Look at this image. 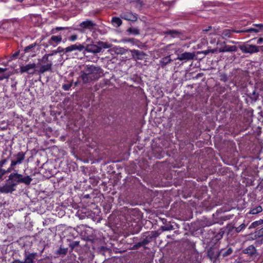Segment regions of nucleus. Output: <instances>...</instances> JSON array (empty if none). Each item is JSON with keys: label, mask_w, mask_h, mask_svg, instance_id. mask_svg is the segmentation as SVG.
Returning <instances> with one entry per match:
<instances>
[{"label": "nucleus", "mask_w": 263, "mask_h": 263, "mask_svg": "<svg viewBox=\"0 0 263 263\" xmlns=\"http://www.w3.org/2000/svg\"><path fill=\"white\" fill-rule=\"evenodd\" d=\"M11 173L7 180V183L0 187V193L8 194L15 190V187L19 184L23 183L26 185L30 184L32 181V178L28 175L23 176L16 170Z\"/></svg>", "instance_id": "f257e3e1"}, {"label": "nucleus", "mask_w": 263, "mask_h": 263, "mask_svg": "<svg viewBox=\"0 0 263 263\" xmlns=\"http://www.w3.org/2000/svg\"><path fill=\"white\" fill-rule=\"evenodd\" d=\"M101 73L100 67L91 65L87 67L86 73L82 72L81 78L84 83H87L99 79Z\"/></svg>", "instance_id": "f03ea898"}, {"label": "nucleus", "mask_w": 263, "mask_h": 263, "mask_svg": "<svg viewBox=\"0 0 263 263\" xmlns=\"http://www.w3.org/2000/svg\"><path fill=\"white\" fill-rule=\"evenodd\" d=\"M79 26L80 27V28H73V30L84 33L86 29L90 31H92L93 30L95 29L96 24L91 20H86L80 23Z\"/></svg>", "instance_id": "7ed1b4c3"}, {"label": "nucleus", "mask_w": 263, "mask_h": 263, "mask_svg": "<svg viewBox=\"0 0 263 263\" xmlns=\"http://www.w3.org/2000/svg\"><path fill=\"white\" fill-rule=\"evenodd\" d=\"M25 153L23 152H20L13 155L11 160L9 171L10 170H14V167L16 165L21 164L23 163L25 158Z\"/></svg>", "instance_id": "20e7f679"}, {"label": "nucleus", "mask_w": 263, "mask_h": 263, "mask_svg": "<svg viewBox=\"0 0 263 263\" xmlns=\"http://www.w3.org/2000/svg\"><path fill=\"white\" fill-rule=\"evenodd\" d=\"M57 53V51H54V52L52 54H46L44 56H43L42 59L41 60V62L44 63H47V64L46 65H42L41 66L40 69L41 72L44 73L47 71L51 70L52 63L51 61L49 60V57L52 55L53 54Z\"/></svg>", "instance_id": "39448f33"}, {"label": "nucleus", "mask_w": 263, "mask_h": 263, "mask_svg": "<svg viewBox=\"0 0 263 263\" xmlns=\"http://www.w3.org/2000/svg\"><path fill=\"white\" fill-rule=\"evenodd\" d=\"M240 50L246 53H253L259 51L258 47L253 45H246L240 47Z\"/></svg>", "instance_id": "423d86ee"}, {"label": "nucleus", "mask_w": 263, "mask_h": 263, "mask_svg": "<svg viewBox=\"0 0 263 263\" xmlns=\"http://www.w3.org/2000/svg\"><path fill=\"white\" fill-rule=\"evenodd\" d=\"M36 64L35 63H29L26 65H22L20 67L21 73L27 72L28 74H34L35 71Z\"/></svg>", "instance_id": "0eeeda50"}, {"label": "nucleus", "mask_w": 263, "mask_h": 263, "mask_svg": "<svg viewBox=\"0 0 263 263\" xmlns=\"http://www.w3.org/2000/svg\"><path fill=\"white\" fill-rule=\"evenodd\" d=\"M83 53L90 52L93 54H96L101 52L102 48L101 47L95 44H87L84 46Z\"/></svg>", "instance_id": "6e6552de"}, {"label": "nucleus", "mask_w": 263, "mask_h": 263, "mask_svg": "<svg viewBox=\"0 0 263 263\" xmlns=\"http://www.w3.org/2000/svg\"><path fill=\"white\" fill-rule=\"evenodd\" d=\"M120 17L123 19L132 22H136L138 18L136 13H133L129 11H123L120 14Z\"/></svg>", "instance_id": "1a4fd4ad"}, {"label": "nucleus", "mask_w": 263, "mask_h": 263, "mask_svg": "<svg viewBox=\"0 0 263 263\" xmlns=\"http://www.w3.org/2000/svg\"><path fill=\"white\" fill-rule=\"evenodd\" d=\"M253 27L250 28L246 30H239L236 31L237 33L241 32H255L257 33L261 30H263V24H254L253 25Z\"/></svg>", "instance_id": "9d476101"}, {"label": "nucleus", "mask_w": 263, "mask_h": 263, "mask_svg": "<svg viewBox=\"0 0 263 263\" xmlns=\"http://www.w3.org/2000/svg\"><path fill=\"white\" fill-rule=\"evenodd\" d=\"M84 49V46L83 45L80 43H77L67 47L63 49V51H64L65 53H67L76 50H79V51H82Z\"/></svg>", "instance_id": "9b49d317"}, {"label": "nucleus", "mask_w": 263, "mask_h": 263, "mask_svg": "<svg viewBox=\"0 0 263 263\" xmlns=\"http://www.w3.org/2000/svg\"><path fill=\"white\" fill-rule=\"evenodd\" d=\"M195 57L194 52H185L178 54L177 59L179 61H189L193 59Z\"/></svg>", "instance_id": "f8f14e48"}, {"label": "nucleus", "mask_w": 263, "mask_h": 263, "mask_svg": "<svg viewBox=\"0 0 263 263\" xmlns=\"http://www.w3.org/2000/svg\"><path fill=\"white\" fill-rule=\"evenodd\" d=\"M130 52L133 58L137 60H143L146 56L145 53L138 50H132Z\"/></svg>", "instance_id": "ddd939ff"}, {"label": "nucleus", "mask_w": 263, "mask_h": 263, "mask_svg": "<svg viewBox=\"0 0 263 263\" xmlns=\"http://www.w3.org/2000/svg\"><path fill=\"white\" fill-rule=\"evenodd\" d=\"M218 50L219 52L236 51L237 50V47L234 45H225L223 47L219 48Z\"/></svg>", "instance_id": "4468645a"}, {"label": "nucleus", "mask_w": 263, "mask_h": 263, "mask_svg": "<svg viewBox=\"0 0 263 263\" xmlns=\"http://www.w3.org/2000/svg\"><path fill=\"white\" fill-rule=\"evenodd\" d=\"M172 61L173 60L171 59V55H169L168 56L162 58L160 60V65L162 67H164L167 64L171 63Z\"/></svg>", "instance_id": "2eb2a0df"}, {"label": "nucleus", "mask_w": 263, "mask_h": 263, "mask_svg": "<svg viewBox=\"0 0 263 263\" xmlns=\"http://www.w3.org/2000/svg\"><path fill=\"white\" fill-rule=\"evenodd\" d=\"M244 253L249 256H253L256 254V250L253 246L251 245L244 250Z\"/></svg>", "instance_id": "dca6fc26"}, {"label": "nucleus", "mask_w": 263, "mask_h": 263, "mask_svg": "<svg viewBox=\"0 0 263 263\" xmlns=\"http://www.w3.org/2000/svg\"><path fill=\"white\" fill-rule=\"evenodd\" d=\"M262 211V208L260 205H257L253 208H251L248 213V214H257Z\"/></svg>", "instance_id": "f3484780"}, {"label": "nucleus", "mask_w": 263, "mask_h": 263, "mask_svg": "<svg viewBox=\"0 0 263 263\" xmlns=\"http://www.w3.org/2000/svg\"><path fill=\"white\" fill-rule=\"evenodd\" d=\"M35 254L30 253L25 256L24 263H34Z\"/></svg>", "instance_id": "a211bd4d"}, {"label": "nucleus", "mask_w": 263, "mask_h": 263, "mask_svg": "<svg viewBox=\"0 0 263 263\" xmlns=\"http://www.w3.org/2000/svg\"><path fill=\"white\" fill-rule=\"evenodd\" d=\"M238 31V30L235 31V30H233L225 29V30H223L221 33V36L223 39H224L226 37H230L232 32L237 33L236 31Z\"/></svg>", "instance_id": "6ab92c4d"}, {"label": "nucleus", "mask_w": 263, "mask_h": 263, "mask_svg": "<svg viewBox=\"0 0 263 263\" xmlns=\"http://www.w3.org/2000/svg\"><path fill=\"white\" fill-rule=\"evenodd\" d=\"M111 22L112 25L117 27L121 25L122 21L119 17H114L112 18Z\"/></svg>", "instance_id": "aec40b11"}, {"label": "nucleus", "mask_w": 263, "mask_h": 263, "mask_svg": "<svg viewBox=\"0 0 263 263\" xmlns=\"http://www.w3.org/2000/svg\"><path fill=\"white\" fill-rule=\"evenodd\" d=\"M62 41V36H52L50 39L49 43L50 44H52V42H55L57 44L60 43Z\"/></svg>", "instance_id": "412c9836"}, {"label": "nucleus", "mask_w": 263, "mask_h": 263, "mask_svg": "<svg viewBox=\"0 0 263 263\" xmlns=\"http://www.w3.org/2000/svg\"><path fill=\"white\" fill-rule=\"evenodd\" d=\"M233 252V250L232 248H229L227 249H222L220 252V254H221L223 256H227Z\"/></svg>", "instance_id": "4be33fe9"}, {"label": "nucleus", "mask_w": 263, "mask_h": 263, "mask_svg": "<svg viewBox=\"0 0 263 263\" xmlns=\"http://www.w3.org/2000/svg\"><path fill=\"white\" fill-rule=\"evenodd\" d=\"M263 224V219H260L257 221H255L252 222L250 227V228H255L258 226L261 225Z\"/></svg>", "instance_id": "5701e85b"}, {"label": "nucleus", "mask_w": 263, "mask_h": 263, "mask_svg": "<svg viewBox=\"0 0 263 263\" xmlns=\"http://www.w3.org/2000/svg\"><path fill=\"white\" fill-rule=\"evenodd\" d=\"M165 34L170 35L172 37H175L179 34V32L176 30H169L165 32Z\"/></svg>", "instance_id": "b1692460"}, {"label": "nucleus", "mask_w": 263, "mask_h": 263, "mask_svg": "<svg viewBox=\"0 0 263 263\" xmlns=\"http://www.w3.org/2000/svg\"><path fill=\"white\" fill-rule=\"evenodd\" d=\"M127 31L134 35H138L139 34V30L135 28H129L128 29Z\"/></svg>", "instance_id": "393cba45"}, {"label": "nucleus", "mask_w": 263, "mask_h": 263, "mask_svg": "<svg viewBox=\"0 0 263 263\" xmlns=\"http://www.w3.org/2000/svg\"><path fill=\"white\" fill-rule=\"evenodd\" d=\"M13 170H10L9 171V167L7 170L3 169L2 168H0V178H1L5 174L11 172Z\"/></svg>", "instance_id": "a878e982"}, {"label": "nucleus", "mask_w": 263, "mask_h": 263, "mask_svg": "<svg viewBox=\"0 0 263 263\" xmlns=\"http://www.w3.org/2000/svg\"><path fill=\"white\" fill-rule=\"evenodd\" d=\"M246 228V225L245 224H241L238 227L236 228L235 231L237 233H239L241 232L242 230H243Z\"/></svg>", "instance_id": "bb28decb"}, {"label": "nucleus", "mask_w": 263, "mask_h": 263, "mask_svg": "<svg viewBox=\"0 0 263 263\" xmlns=\"http://www.w3.org/2000/svg\"><path fill=\"white\" fill-rule=\"evenodd\" d=\"M217 50V49H211V50L208 49V50H205L203 51L202 52V53H204L205 55H206L210 52L214 53V52H216Z\"/></svg>", "instance_id": "cd10ccee"}, {"label": "nucleus", "mask_w": 263, "mask_h": 263, "mask_svg": "<svg viewBox=\"0 0 263 263\" xmlns=\"http://www.w3.org/2000/svg\"><path fill=\"white\" fill-rule=\"evenodd\" d=\"M71 84H65L63 85L62 88L64 90H68L71 87Z\"/></svg>", "instance_id": "c85d7f7f"}, {"label": "nucleus", "mask_w": 263, "mask_h": 263, "mask_svg": "<svg viewBox=\"0 0 263 263\" xmlns=\"http://www.w3.org/2000/svg\"><path fill=\"white\" fill-rule=\"evenodd\" d=\"M98 44L100 45V47H101V48L103 47L104 48H108L109 47V46L106 43L103 42H99Z\"/></svg>", "instance_id": "c756f323"}, {"label": "nucleus", "mask_w": 263, "mask_h": 263, "mask_svg": "<svg viewBox=\"0 0 263 263\" xmlns=\"http://www.w3.org/2000/svg\"><path fill=\"white\" fill-rule=\"evenodd\" d=\"M9 159V157L7 158L1 160L0 161V168H2V167L7 162Z\"/></svg>", "instance_id": "7c9ffc66"}, {"label": "nucleus", "mask_w": 263, "mask_h": 263, "mask_svg": "<svg viewBox=\"0 0 263 263\" xmlns=\"http://www.w3.org/2000/svg\"><path fill=\"white\" fill-rule=\"evenodd\" d=\"M78 39V36L76 34H73L71 35L69 38L68 40L70 42H74L76 41Z\"/></svg>", "instance_id": "2f4dec72"}, {"label": "nucleus", "mask_w": 263, "mask_h": 263, "mask_svg": "<svg viewBox=\"0 0 263 263\" xmlns=\"http://www.w3.org/2000/svg\"><path fill=\"white\" fill-rule=\"evenodd\" d=\"M143 244H144L143 242H138L134 245L133 248L135 249H137L139 248L140 247L142 246V245Z\"/></svg>", "instance_id": "473e14b6"}, {"label": "nucleus", "mask_w": 263, "mask_h": 263, "mask_svg": "<svg viewBox=\"0 0 263 263\" xmlns=\"http://www.w3.org/2000/svg\"><path fill=\"white\" fill-rule=\"evenodd\" d=\"M35 44H31L29 46H27L25 49V51L27 52L29 49L32 48L33 47H35Z\"/></svg>", "instance_id": "72a5a7b5"}, {"label": "nucleus", "mask_w": 263, "mask_h": 263, "mask_svg": "<svg viewBox=\"0 0 263 263\" xmlns=\"http://www.w3.org/2000/svg\"><path fill=\"white\" fill-rule=\"evenodd\" d=\"M66 28L65 27H57L56 28H55L54 29H52V32L53 33H54V30H56V31H60V30H63L64 29H65Z\"/></svg>", "instance_id": "f704fd0d"}, {"label": "nucleus", "mask_w": 263, "mask_h": 263, "mask_svg": "<svg viewBox=\"0 0 263 263\" xmlns=\"http://www.w3.org/2000/svg\"><path fill=\"white\" fill-rule=\"evenodd\" d=\"M77 215L78 216V217H79L80 219H84L85 216V215H81L79 213H78Z\"/></svg>", "instance_id": "c9c22d12"}, {"label": "nucleus", "mask_w": 263, "mask_h": 263, "mask_svg": "<svg viewBox=\"0 0 263 263\" xmlns=\"http://www.w3.org/2000/svg\"><path fill=\"white\" fill-rule=\"evenodd\" d=\"M262 42H263V38L262 37L259 38L257 41V44H261Z\"/></svg>", "instance_id": "e433bc0d"}, {"label": "nucleus", "mask_w": 263, "mask_h": 263, "mask_svg": "<svg viewBox=\"0 0 263 263\" xmlns=\"http://www.w3.org/2000/svg\"><path fill=\"white\" fill-rule=\"evenodd\" d=\"M12 263H24L23 261H20L18 260H15L12 262Z\"/></svg>", "instance_id": "4c0bfd02"}, {"label": "nucleus", "mask_w": 263, "mask_h": 263, "mask_svg": "<svg viewBox=\"0 0 263 263\" xmlns=\"http://www.w3.org/2000/svg\"><path fill=\"white\" fill-rule=\"evenodd\" d=\"M6 70V69H4V68H0V73L4 72Z\"/></svg>", "instance_id": "58836bf2"}, {"label": "nucleus", "mask_w": 263, "mask_h": 263, "mask_svg": "<svg viewBox=\"0 0 263 263\" xmlns=\"http://www.w3.org/2000/svg\"><path fill=\"white\" fill-rule=\"evenodd\" d=\"M208 256H209L210 258H212V254H211V251H208Z\"/></svg>", "instance_id": "ea45409f"}, {"label": "nucleus", "mask_w": 263, "mask_h": 263, "mask_svg": "<svg viewBox=\"0 0 263 263\" xmlns=\"http://www.w3.org/2000/svg\"><path fill=\"white\" fill-rule=\"evenodd\" d=\"M260 233L261 234V235L263 236V228L260 229Z\"/></svg>", "instance_id": "a19ab883"}, {"label": "nucleus", "mask_w": 263, "mask_h": 263, "mask_svg": "<svg viewBox=\"0 0 263 263\" xmlns=\"http://www.w3.org/2000/svg\"><path fill=\"white\" fill-rule=\"evenodd\" d=\"M173 44H170V45H167L166 47V49H167L169 47L173 46Z\"/></svg>", "instance_id": "79ce46f5"}, {"label": "nucleus", "mask_w": 263, "mask_h": 263, "mask_svg": "<svg viewBox=\"0 0 263 263\" xmlns=\"http://www.w3.org/2000/svg\"><path fill=\"white\" fill-rule=\"evenodd\" d=\"M1 2H4V3H6L8 0H0Z\"/></svg>", "instance_id": "37998d69"}, {"label": "nucleus", "mask_w": 263, "mask_h": 263, "mask_svg": "<svg viewBox=\"0 0 263 263\" xmlns=\"http://www.w3.org/2000/svg\"><path fill=\"white\" fill-rule=\"evenodd\" d=\"M15 1L17 2H22L23 1V0H15Z\"/></svg>", "instance_id": "c03bdc74"}, {"label": "nucleus", "mask_w": 263, "mask_h": 263, "mask_svg": "<svg viewBox=\"0 0 263 263\" xmlns=\"http://www.w3.org/2000/svg\"><path fill=\"white\" fill-rule=\"evenodd\" d=\"M18 55V53H16L15 54H14L13 56H16Z\"/></svg>", "instance_id": "a18cd8bd"}, {"label": "nucleus", "mask_w": 263, "mask_h": 263, "mask_svg": "<svg viewBox=\"0 0 263 263\" xmlns=\"http://www.w3.org/2000/svg\"><path fill=\"white\" fill-rule=\"evenodd\" d=\"M3 79V78L0 77V81L2 80Z\"/></svg>", "instance_id": "49530a36"}, {"label": "nucleus", "mask_w": 263, "mask_h": 263, "mask_svg": "<svg viewBox=\"0 0 263 263\" xmlns=\"http://www.w3.org/2000/svg\"><path fill=\"white\" fill-rule=\"evenodd\" d=\"M262 48V50H263V46L261 47Z\"/></svg>", "instance_id": "de8ad7c7"}]
</instances>
